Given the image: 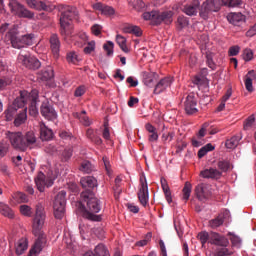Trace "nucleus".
I'll return each instance as SVG.
<instances>
[{
	"mask_svg": "<svg viewBox=\"0 0 256 256\" xmlns=\"http://www.w3.org/2000/svg\"><path fill=\"white\" fill-rule=\"evenodd\" d=\"M225 223V215L219 214L216 218L209 220V227L213 230L220 228Z\"/></svg>",
	"mask_w": 256,
	"mask_h": 256,
	"instance_id": "nucleus-32",
	"label": "nucleus"
},
{
	"mask_svg": "<svg viewBox=\"0 0 256 256\" xmlns=\"http://www.w3.org/2000/svg\"><path fill=\"white\" fill-rule=\"evenodd\" d=\"M182 193H183V200L186 202L189 201L190 195L192 193V184L190 182H185V185L182 189Z\"/></svg>",
	"mask_w": 256,
	"mask_h": 256,
	"instance_id": "nucleus-41",
	"label": "nucleus"
},
{
	"mask_svg": "<svg viewBox=\"0 0 256 256\" xmlns=\"http://www.w3.org/2000/svg\"><path fill=\"white\" fill-rule=\"evenodd\" d=\"M234 251L227 248V246H222L216 249L214 256H232Z\"/></svg>",
	"mask_w": 256,
	"mask_h": 256,
	"instance_id": "nucleus-39",
	"label": "nucleus"
},
{
	"mask_svg": "<svg viewBox=\"0 0 256 256\" xmlns=\"http://www.w3.org/2000/svg\"><path fill=\"white\" fill-rule=\"evenodd\" d=\"M40 139L42 141H49L53 138V132L43 122L39 123Z\"/></svg>",
	"mask_w": 256,
	"mask_h": 256,
	"instance_id": "nucleus-24",
	"label": "nucleus"
},
{
	"mask_svg": "<svg viewBox=\"0 0 256 256\" xmlns=\"http://www.w3.org/2000/svg\"><path fill=\"white\" fill-rule=\"evenodd\" d=\"M255 125V116H250L247 118V120L244 123V129L249 130L251 127Z\"/></svg>",
	"mask_w": 256,
	"mask_h": 256,
	"instance_id": "nucleus-53",
	"label": "nucleus"
},
{
	"mask_svg": "<svg viewBox=\"0 0 256 256\" xmlns=\"http://www.w3.org/2000/svg\"><path fill=\"white\" fill-rule=\"evenodd\" d=\"M80 183L84 189H94V187L98 186L97 180L93 176H86L81 178Z\"/></svg>",
	"mask_w": 256,
	"mask_h": 256,
	"instance_id": "nucleus-27",
	"label": "nucleus"
},
{
	"mask_svg": "<svg viewBox=\"0 0 256 256\" xmlns=\"http://www.w3.org/2000/svg\"><path fill=\"white\" fill-rule=\"evenodd\" d=\"M60 12V33L65 39L71 38L73 36V26L71 23L78 16V11L74 6L60 5Z\"/></svg>",
	"mask_w": 256,
	"mask_h": 256,
	"instance_id": "nucleus-3",
	"label": "nucleus"
},
{
	"mask_svg": "<svg viewBox=\"0 0 256 256\" xmlns=\"http://www.w3.org/2000/svg\"><path fill=\"white\" fill-rule=\"evenodd\" d=\"M227 20L234 26H241L242 23H245V15L241 12H231L227 15Z\"/></svg>",
	"mask_w": 256,
	"mask_h": 256,
	"instance_id": "nucleus-22",
	"label": "nucleus"
},
{
	"mask_svg": "<svg viewBox=\"0 0 256 256\" xmlns=\"http://www.w3.org/2000/svg\"><path fill=\"white\" fill-rule=\"evenodd\" d=\"M28 249V241L26 238H21L15 245L16 254L22 255Z\"/></svg>",
	"mask_w": 256,
	"mask_h": 256,
	"instance_id": "nucleus-34",
	"label": "nucleus"
},
{
	"mask_svg": "<svg viewBox=\"0 0 256 256\" xmlns=\"http://www.w3.org/2000/svg\"><path fill=\"white\" fill-rule=\"evenodd\" d=\"M104 50L107 52L108 57L113 55V49H114V44L113 42H107V44H104L103 46Z\"/></svg>",
	"mask_w": 256,
	"mask_h": 256,
	"instance_id": "nucleus-54",
	"label": "nucleus"
},
{
	"mask_svg": "<svg viewBox=\"0 0 256 256\" xmlns=\"http://www.w3.org/2000/svg\"><path fill=\"white\" fill-rule=\"evenodd\" d=\"M91 30H92V33H93L95 36H100V35L102 34L103 26L100 25V24H94V25L91 27Z\"/></svg>",
	"mask_w": 256,
	"mask_h": 256,
	"instance_id": "nucleus-57",
	"label": "nucleus"
},
{
	"mask_svg": "<svg viewBox=\"0 0 256 256\" xmlns=\"http://www.w3.org/2000/svg\"><path fill=\"white\" fill-rule=\"evenodd\" d=\"M37 237L33 247L30 249V256H37L46 246V236L44 232H40V234H34Z\"/></svg>",
	"mask_w": 256,
	"mask_h": 256,
	"instance_id": "nucleus-15",
	"label": "nucleus"
},
{
	"mask_svg": "<svg viewBox=\"0 0 256 256\" xmlns=\"http://www.w3.org/2000/svg\"><path fill=\"white\" fill-rule=\"evenodd\" d=\"M103 162H104V165H105V168H106V171H107V175H111L112 170H111V164H110L109 159L107 157H104Z\"/></svg>",
	"mask_w": 256,
	"mask_h": 256,
	"instance_id": "nucleus-63",
	"label": "nucleus"
},
{
	"mask_svg": "<svg viewBox=\"0 0 256 256\" xmlns=\"http://www.w3.org/2000/svg\"><path fill=\"white\" fill-rule=\"evenodd\" d=\"M230 237V241H231V244L233 247H237V248H240L241 247V244H242V240L239 236L237 235H234L233 233L229 232L228 233Z\"/></svg>",
	"mask_w": 256,
	"mask_h": 256,
	"instance_id": "nucleus-45",
	"label": "nucleus"
},
{
	"mask_svg": "<svg viewBox=\"0 0 256 256\" xmlns=\"http://www.w3.org/2000/svg\"><path fill=\"white\" fill-rule=\"evenodd\" d=\"M86 136L91 142L97 145L102 144V139L99 136H97L96 132L93 129L89 128L86 131Z\"/></svg>",
	"mask_w": 256,
	"mask_h": 256,
	"instance_id": "nucleus-37",
	"label": "nucleus"
},
{
	"mask_svg": "<svg viewBox=\"0 0 256 256\" xmlns=\"http://www.w3.org/2000/svg\"><path fill=\"white\" fill-rule=\"evenodd\" d=\"M222 175L223 173L216 168H209V169L202 170L200 172V176L203 177V179L218 180V179H221Z\"/></svg>",
	"mask_w": 256,
	"mask_h": 256,
	"instance_id": "nucleus-21",
	"label": "nucleus"
},
{
	"mask_svg": "<svg viewBox=\"0 0 256 256\" xmlns=\"http://www.w3.org/2000/svg\"><path fill=\"white\" fill-rule=\"evenodd\" d=\"M142 17L146 21H151L152 25L158 26L162 23L170 25L173 22V11H157L144 12Z\"/></svg>",
	"mask_w": 256,
	"mask_h": 256,
	"instance_id": "nucleus-5",
	"label": "nucleus"
},
{
	"mask_svg": "<svg viewBox=\"0 0 256 256\" xmlns=\"http://www.w3.org/2000/svg\"><path fill=\"white\" fill-rule=\"evenodd\" d=\"M53 78H54V71L50 66L42 70L41 73H39L38 75V79L43 82H47Z\"/></svg>",
	"mask_w": 256,
	"mask_h": 256,
	"instance_id": "nucleus-30",
	"label": "nucleus"
},
{
	"mask_svg": "<svg viewBox=\"0 0 256 256\" xmlns=\"http://www.w3.org/2000/svg\"><path fill=\"white\" fill-rule=\"evenodd\" d=\"M198 238L202 244V246H205V244L210 241L211 235H209L208 232H200L198 234Z\"/></svg>",
	"mask_w": 256,
	"mask_h": 256,
	"instance_id": "nucleus-50",
	"label": "nucleus"
},
{
	"mask_svg": "<svg viewBox=\"0 0 256 256\" xmlns=\"http://www.w3.org/2000/svg\"><path fill=\"white\" fill-rule=\"evenodd\" d=\"M66 192L60 191L54 200V216L57 220H61L65 214Z\"/></svg>",
	"mask_w": 256,
	"mask_h": 256,
	"instance_id": "nucleus-9",
	"label": "nucleus"
},
{
	"mask_svg": "<svg viewBox=\"0 0 256 256\" xmlns=\"http://www.w3.org/2000/svg\"><path fill=\"white\" fill-rule=\"evenodd\" d=\"M8 7L10 8L11 13L19 18H25L29 20L34 18V12L27 9L17 0H10Z\"/></svg>",
	"mask_w": 256,
	"mask_h": 256,
	"instance_id": "nucleus-8",
	"label": "nucleus"
},
{
	"mask_svg": "<svg viewBox=\"0 0 256 256\" xmlns=\"http://www.w3.org/2000/svg\"><path fill=\"white\" fill-rule=\"evenodd\" d=\"M95 254L97 256H110L109 251L104 244H98L96 246Z\"/></svg>",
	"mask_w": 256,
	"mask_h": 256,
	"instance_id": "nucleus-42",
	"label": "nucleus"
},
{
	"mask_svg": "<svg viewBox=\"0 0 256 256\" xmlns=\"http://www.w3.org/2000/svg\"><path fill=\"white\" fill-rule=\"evenodd\" d=\"M11 145L18 150L25 151V143L21 132L8 133Z\"/></svg>",
	"mask_w": 256,
	"mask_h": 256,
	"instance_id": "nucleus-17",
	"label": "nucleus"
},
{
	"mask_svg": "<svg viewBox=\"0 0 256 256\" xmlns=\"http://www.w3.org/2000/svg\"><path fill=\"white\" fill-rule=\"evenodd\" d=\"M56 174H48L47 178L44 173L39 172L37 177L35 178V183L38 191L43 193L45 187H52L54 179H56Z\"/></svg>",
	"mask_w": 256,
	"mask_h": 256,
	"instance_id": "nucleus-10",
	"label": "nucleus"
},
{
	"mask_svg": "<svg viewBox=\"0 0 256 256\" xmlns=\"http://www.w3.org/2000/svg\"><path fill=\"white\" fill-rule=\"evenodd\" d=\"M41 114L48 120H54L57 118V113L54 108L48 103L43 102L41 105Z\"/></svg>",
	"mask_w": 256,
	"mask_h": 256,
	"instance_id": "nucleus-20",
	"label": "nucleus"
},
{
	"mask_svg": "<svg viewBox=\"0 0 256 256\" xmlns=\"http://www.w3.org/2000/svg\"><path fill=\"white\" fill-rule=\"evenodd\" d=\"M224 6V0H206L199 9V16L207 20L211 12H219Z\"/></svg>",
	"mask_w": 256,
	"mask_h": 256,
	"instance_id": "nucleus-7",
	"label": "nucleus"
},
{
	"mask_svg": "<svg viewBox=\"0 0 256 256\" xmlns=\"http://www.w3.org/2000/svg\"><path fill=\"white\" fill-rule=\"evenodd\" d=\"M37 101V90H33L31 93H28L27 91H21L20 97L16 98L5 111L6 120L11 121L15 118L14 125L17 127L25 123L27 119V108L25 107L26 103L30 102L29 114L31 116H36L38 114Z\"/></svg>",
	"mask_w": 256,
	"mask_h": 256,
	"instance_id": "nucleus-1",
	"label": "nucleus"
},
{
	"mask_svg": "<svg viewBox=\"0 0 256 256\" xmlns=\"http://www.w3.org/2000/svg\"><path fill=\"white\" fill-rule=\"evenodd\" d=\"M200 6L199 1H194L193 4H187L183 7L182 11L187 15V16H196L198 14V9Z\"/></svg>",
	"mask_w": 256,
	"mask_h": 256,
	"instance_id": "nucleus-25",
	"label": "nucleus"
},
{
	"mask_svg": "<svg viewBox=\"0 0 256 256\" xmlns=\"http://www.w3.org/2000/svg\"><path fill=\"white\" fill-rule=\"evenodd\" d=\"M160 183H161L162 191L165 195V199H166L167 203L171 204L173 202V200H172V194H171V190H170L167 180L165 178H161Z\"/></svg>",
	"mask_w": 256,
	"mask_h": 256,
	"instance_id": "nucleus-29",
	"label": "nucleus"
},
{
	"mask_svg": "<svg viewBox=\"0 0 256 256\" xmlns=\"http://www.w3.org/2000/svg\"><path fill=\"white\" fill-rule=\"evenodd\" d=\"M116 44H118V46L120 47L122 52H124V53L130 52V50L127 46V40H126V38H124L123 35H121V34L116 35Z\"/></svg>",
	"mask_w": 256,
	"mask_h": 256,
	"instance_id": "nucleus-35",
	"label": "nucleus"
},
{
	"mask_svg": "<svg viewBox=\"0 0 256 256\" xmlns=\"http://www.w3.org/2000/svg\"><path fill=\"white\" fill-rule=\"evenodd\" d=\"M20 213L25 217H31L32 209L28 205H21L20 206Z\"/></svg>",
	"mask_w": 256,
	"mask_h": 256,
	"instance_id": "nucleus-51",
	"label": "nucleus"
},
{
	"mask_svg": "<svg viewBox=\"0 0 256 256\" xmlns=\"http://www.w3.org/2000/svg\"><path fill=\"white\" fill-rule=\"evenodd\" d=\"M49 43H50V49L52 51V54L55 59H58L60 56V47H61V42L59 40V36L56 33L51 34L49 38Z\"/></svg>",
	"mask_w": 256,
	"mask_h": 256,
	"instance_id": "nucleus-19",
	"label": "nucleus"
},
{
	"mask_svg": "<svg viewBox=\"0 0 256 256\" xmlns=\"http://www.w3.org/2000/svg\"><path fill=\"white\" fill-rule=\"evenodd\" d=\"M209 243L218 247H228L230 245L229 239L217 232L210 233Z\"/></svg>",
	"mask_w": 256,
	"mask_h": 256,
	"instance_id": "nucleus-18",
	"label": "nucleus"
},
{
	"mask_svg": "<svg viewBox=\"0 0 256 256\" xmlns=\"http://www.w3.org/2000/svg\"><path fill=\"white\" fill-rule=\"evenodd\" d=\"M94 10L101 12L104 16H112L115 14V9L112 6L103 4V3H95L93 5Z\"/></svg>",
	"mask_w": 256,
	"mask_h": 256,
	"instance_id": "nucleus-23",
	"label": "nucleus"
},
{
	"mask_svg": "<svg viewBox=\"0 0 256 256\" xmlns=\"http://www.w3.org/2000/svg\"><path fill=\"white\" fill-rule=\"evenodd\" d=\"M85 92H86L85 87H84V86H80V87H78V88L76 89V91H75V96H76V97H81V96H83V95L85 94Z\"/></svg>",
	"mask_w": 256,
	"mask_h": 256,
	"instance_id": "nucleus-64",
	"label": "nucleus"
},
{
	"mask_svg": "<svg viewBox=\"0 0 256 256\" xmlns=\"http://www.w3.org/2000/svg\"><path fill=\"white\" fill-rule=\"evenodd\" d=\"M80 171L83 173H91V171H93L92 164L89 161H83L80 167Z\"/></svg>",
	"mask_w": 256,
	"mask_h": 256,
	"instance_id": "nucleus-49",
	"label": "nucleus"
},
{
	"mask_svg": "<svg viewBox=\"0 0 256 256\" xmlns=\"http://www.w3.org/2000/svg\"><path fill=\"white\" fill-rule=\"evenodd\" d=\"M46 219L45 206L39 202L35 208V216L33 217V235H40L43 233V226Z\"/></svg>",
	"mask_w": 256,
	"mask_h": 256,
	"instance_id": "nucleus-6",
	"label": "nucleus"
},
{
	"mask_svg": "<svg viewBox=\"0 0 256 256\" xmlns=\"http://www.w3.org/2000/svg\"><path fill=\"white\" fill-rule=\"evenodd\" d=\"M217 166L222 173H227L231 167V163L227 160H220L218 161Z\"/></svg>",
	"mask_w": 256,
	"mask_h": 256,
	"instance_id": "nucleus-44",
	"label": "nucleus"
},
{
	"mask_svg": "<svg viewBox=\"0 0 256 256\" xmlns=\"http://www.w3.org/2000/svg\"><path fill=\"white\" fill-rule=\"evenodd\" d=\"M213 150H215V146H213L211 143L205 145L198 151V158H203L208 152Z\"/></svg>",
	"mask_w": 256,
	"mask_h": 256,
	"instance_id": "nucleus-43",
	"label": "nucleus"
},
{
	"mask_svg": "<svg viewBox=\"0 0 256 256\" xmlns=\"http://www.w3.org/2000/svg\"><path fill=\"white\" fill-rule=\"evenodd\" d=\"M76 118L80 119V121L83 123V125L85 126H90L92 124V122L90 121V119L87 116H82L79 113H76L74 115Z\"/></svg>",
	"mask_w": 256,
	"mask_h": 256,
	"instance_id": "nucleus-55",
	"label": "nucleus"
},
{
	"mask_svg": "<svg viewBox=\"0 0 256 256\" xmlns=\"http://www.w3.org/2000/svg\"><path fill=\"white\" fill-rule=\"evenodd\" d=\"M206 63L210 69L215 70L216 65L214 63L212 54H206Z\"/></svg>",
	"mask_w": 256,
	"mask_h": 256,
	"instance_id": "nucleus-60",
	"label": "nucleus"
},
{
	"mask_svg": "<svg viewBox=\"0 0 256 256\" xmlns=\"http://www.w3.org/2000/svg\"><path fill=\"white\" fill-rule=\"evenodd\" d=\"M59 136H60L63 140H65V141H70V140L74 139V136L72 135V133L67 132V131H65V130L60 131Z\"/></svg>",
	"mask_w": 256,
	"mask_h": 256,
	"instance_id": "nucleus-56",
	"label": "nucleus"
},
{
	"mask_svg": "<svg viewBox=\"0 0 256 256\" xmlns=\"http://www.w3.org/2000/svg\"><path fill=\"white\" fill-rule=\"evenodd\" d=\"M241 137L240 136H233L229 140H226L225 146L229 149L236 148L240 143Z\"/></svg>",
	"mask_w": 256,
	"mask_h": 256,
	"instance_id": "nucleus-40",
	"label": "nucleus"
},
{
	"mask_svg": "<svg viewBox=\"0 0 256 256\" xmlns=\"http://www.w3.org/2000/svg\"><path fill=\"white\" fill-rule=\"evenodd\" d=\"M243 59L245 61H251L253 59V50L246 48L243 52Z\"/></svg>",
	"mask_w": 256,
	"mask_h": 256,
	"instance_id": "nucleus-59",
	"label": "nucleus"
},
{
	"mask_svg": "<svg viewBox=\"0 0 256 256\" xmlns=\"http://www.w3.org/2000/svg\"><path fill=\"white\" fill-rule=\"evenodd\" d=\"M0 213L2 216L9 219H13L14 217V212L12 211V209L4 203H0Z\"/></svg>",
	"mask_w": 256,
	"mask_h": 256,
	"instance_id": "nucleus-38",
	"label": "nucleus"
},
{
	"mask_svg": "<svg viewBox=\"0 0 256 256\" xmlns=\"http://www.w3.org/2000/svg\"><path fill=\"white\" fill-rule=\"evenodd\" d=\"M67 61L72 64H77L80 60H79L78 54H76V52L72 51V52H68Z\"/></svg>",
	"mask_w": 256,
	"mask_h": 256,
	"instance_id": "nucleus-48",
	"label": "nucleus"
},
{
	"mask_svg": "<svg viewBox=\"0 0 256 256\" xmlns=\"http://www.w3.org/2000/svg\"><path fill=\"white\" fill-rule=\"evenodd\" d=\"M171 85V80L169 78H164L162 80H160L154 88L153 93L154 94H161L162 92H164L168 87H170Z\"/></svg>",
	"mask_w": 256,
	"mask_h": 256,
	"instance_id": "nucleus-28",
	"label": "nucleus"
},
{
	"mask_svg": "<svg viewBox=\"0 0 256 256\" xmlns=\"http://www.w3.org/2000/svg\"><path fill=\"white\" fill-rule=\"evenodd\" d=\"M145 129L148 132V140L150 142L158 141L159 135L157 133V129L153 125L148 123L145 125Z\"/></svg>",
	"mask_w": 256,
	"mask_h": 256,
	"instance_id": "nucleus-33",
	"label": "nucleus"
},
{
	"mask_svg": "<svg viewBox=\"0 0 256 256\" xmlns=\"http://www.w3.org/2000/svg\"><path fill=\"white\" fill-rule=\"evenodd\" d=\"M140 188L137 193L139 203L146 207L149 203V190L146 178L140 177Z\"/></svg>",
	"mask_w": 256,
	"mask_h": 256,
	"instance_id": "nucleus-12",
	"label": "nucleus"
},
{
	"mask_svg": "<svg viewBox=\"0 0 256 256\" xmlns=\"http://www.w3.org/2000/svg\"><path fill=\"white\" fill-rule=\"evenodd\" d=\"M79 211L82 213L83 218L89 221L101 222L102 220V217L97 215L101 211L100 200L89 189L81 193Z\"/></svg>",
	"mask_w": 256,
	"mask_h": 256,
	"instance_id": "nucleus-2",
	"label": "nucleus"
},
{
	"mask_svg": "<svg viewBox=\"0 0 256 256\" xmlns=\"http://www.w3.org/2000/svg\"><path fill=\"white\" fill-rule=\"evenodd\" d=\"M242 5H243L242 0H226V1H224V6H228L231 8L240 7Z\"/></svg>",
	"mask_w": 256,
	"mask_h": 256,
	"instance_id": "nucleus-47",
	"label": "nucleus"
},
{
	"mask_svg": "<svg viewBox=\"0 0 256 256\" xmlns=\"http://www.w3.org/2000/svg\"><path fill=\"white\" fill-rule=\"evenodd\" d=\"M256 80L255 70H251L245 76L244 84L248 92H253V81Z\"/></svg>",
	"mask_w": 256,
	"mask_h": 256,
	"instance_id": "nucleus-26",
	"label": "nucleus"
},
{
	"mask_svg": "<svg viewBox=\"0 0 256 256\" xmlns=\"http://www.w3.org/2000/svg\"><path fill=\"white\" fill-rule=\"evenodd\" d=\"M240 51H241L240 46H231L229 48V52L228 53H229V56L234 57V56H237L240 53Z\"/></svg>",
	"mask_w": 256,
	"mask_h": 256,
	"instance_id": "nucleus-61",
	"label": "nucleus"
},
{
	"mask_svg": "<svg viewBox=\"0 0 256 256\" xmlns=\"http://www.w3.org/2000/svg\"><path fill=\"white\" fill-rule=\"evenodd\" d=\"M33 37L34 34L32 33L20 35L18 27L13 25L5 34L4 41L14 49H22L26 46L33 45Z\"/></svg>",
	"mask_w": 256,
	"mask_h": 256,
	"instance_id": "nucleus-4",
	"label": "nucleus"
},
{
	"mask_svg": "<svg viewBox=\"0 0 256 256\" xmlns=\"http://www.w3.org/2000/svg\"><path fill=\"white\" fill-rule=\"evenodd\" d=\"M18 62L30 70L39 69L41 66L38 58H35L34 56H28V54H19Z\"/></svg>",
	"mask_w": 256,
	"mask_h": 256,
	"instance_id": "nucleus-13",
	"label": "nucleus"
},
{
	"mask_svg": "<svg viewBox=\"0 0 256 256\" xmlns=\"http://www.w3.org/2000/svg\"><path fill=\"white\" fill-rule=\"evenodd\" d=\"M195 195L201 202L210 199L212 195L211 186L208 184H198L195 187Z\"/></svg>",
	"mask_w": 256,
	"mask_h": 256,
	"instance_id": "nucleus-14",
	"label": "nucleus"
},
{
	"mask_svg": "<svg viewBox=\"0 0 256 256\" xmlns=\"http://www.w3.org/2000/svg\"><path fill=\"white\" fill-rule=\"evenodd\" d=\"M157 74L152 72L143 73V83L145 86L152 88L155 85Z\"/></svg>",
	"mask_w": 256,
	"mask_h": 256,
	"instance_id": "nucleus-31",
	"label": "nucleus"
},
{
	"mask_svg": "<svg viewBox=\"0 0 256 256\" xmlns=\"http://www.w3.org/2000/svg\"><path fill=\"white\" fill-rule=\"evenodd\" d=\"M26 4L36 11L52 12L55 9V6L48 0H26Z\"/></svg>",
	"mask_w": 256,
	"mask_h": 256,
	"instance_id": "nucleus-11",
	"label": "nucleus"
},
{
	"mask_svg": "<svg viewBox=\"0 0 256 256\" xmlns=\"http://www.w3.org/2000/svg\"><path fill=\"white\" fill-rule=\"evenodd\" d=\"M174 137H175V132L174 131L165 132V126H163L162 141L171 142Z\"/></svg>",
	"mask_w": 256,
	"mask_h": 256,
	"instance_id": "nucleus-46",
	"label": "nucleus"
},
{
	"mask_svg": "<svg viewBox=\"0 0 256 256\" xmlns=\"http://www.w3.org/2000/svg\"><path fill=\"white\" fill-rule=\"evenodd\" d=\"M151 238H152V234L151 233H147L143 240H140V241L136 242V246H138V247L146 246L148 244V242L151 240Z\"/></svg>",
	"mask_w": 256,
	"mask_h": 256,
	"instance_id": "nucleus-52",
	"label": "nucleus"
},
{
	"mask_svg": "<svg viewBox=\"0 0 256 256\" xmlns=\"http://www.w3.org/2000/svg\"><path fill=\"white\" fill-rule=\"evenodd\" d=\"M197 99L194 94H189L184 101V110L187 115H193L198 112Z\"/></svg>",
	"mask_w": 256,
	"mask_h": 256,
	"instance_id": "nucleus-16",
	"label": "nucleus"
},
{
	"mask_svg": "<svg viewBox=\"0 0 256 256\" xmlns=\"http://www.w3.org/2000/svg\"><path fill=\"white\" fill-rule=\"evenodd\" d=\"M95 42L94 41H92V42H88V46H86V48H84V52L86 53V54H90V53H92L93 51H94V49H95Z\"/></svg>",
	"mask_w": 256,
	"mask_h": 256,
	"instance_id": "nucleus-62",
	"label": "nucleus"
},
{
	"mask_svg": "<svg viewBox=\"0 0 256 256\" xmlns=\"http://www.w3.org/2000/svg\"><path fill=\"white\" fill-rule=\"evenodd\" d=\"M24 143H25V150L28 146L34 144L37 140L33 131H28L23 135Z\"/></svg>",
	"mask_w": 256,
	"mask_h": 256,
	"instance_id": "nucleus-36",
	"label": "nucleus"
},
{
	"mask_svg": "<svg viewBox=\"0 0 256 256\" xmlns=\"http://www.w3.org/2000/svg\"><path fill=\"white\" fill-rule=\"evenodd\" d=\"M9 145L6 142H0V158H3L8 152Z\"/></svg>",
	"mask_w": 256,
	"mask_h": 256,
	"instance_id": "nucleus-58",
	"label": "nucleus"
}]
</instances>
